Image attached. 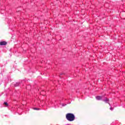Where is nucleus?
I'll return each mask as SVG.
<instances>
[{
  "label": "nucleus",
  "instance_id": "f03ea898",
  "mask_svg": "<svg viewBox=\"0 0 125 125\" xmlns=\"http://www.w3.org/2000/svg\"><path fill=\"white\" fill-rule=\"evenodd\" d=\"M6 44H7V42L5 41L0 42V45H6Z\"/></svg>",
  "mask_w": 125,
  "mask_h": 125
},
{
  "label": "nucleus",
  "instance_id": "20e7f679",
  "mask_svg": "<svg viewBox=\"0 0 125 125\" xmlns=\"http://www.w3.org/2000/svg\"><path fill=\"white\" fill-rule=\"evenodd\" d=\"M4 105H5L6 107H8V104L6 102L4 103Z\"/></svg>",
  "mask_w": 125,
  "mask_h": 125
},
{
  "label": "nucleus",
  "instance_id": "39448f33",
  "mask_svg": "<svg viewBox=\"0 0 125 125\" xmlns=\"http://www.w3.org/2000/svg\"><path fill=\"white\" fill-rule=\"evenodd\" d=\"M36 110H37V108H35Z\"/></svg>",
  "mask_w": 125,
  "mask_h": 125
},
{
  "label": "nucleus",
  "instance_id": "f257e3e1",
  "mask_svg": "<svg viewBox=\"0 0 125 125\" xmlns=\"http://www.w3.org/2000/svg\"><path fill=\"white\" fill-rule=\"evenodd\" d=\"M65 117L67 121H69V122H73V121H75L76 119L75 115H74L73 113L66 114Z\"/></svg>",
  "mask_w": 125,
  "mask_h": 125
},
{
  "label": "nucleus",
  "instance_id": "7ed1b4c3",
  "mask_svg": "<svg viewBox=\"0 0 125 125\" xmlns=\"http://www.w3.org/2000/svg\"><path fill=\"white\" fill-rule=\"evenodd\" d=\"M96 99L97 100H101L102 99V97H101L100 96H98L96 97Z\"/></svg>",
  "mask_w": 125,
  "mask_h": 125
}]
</instances>
